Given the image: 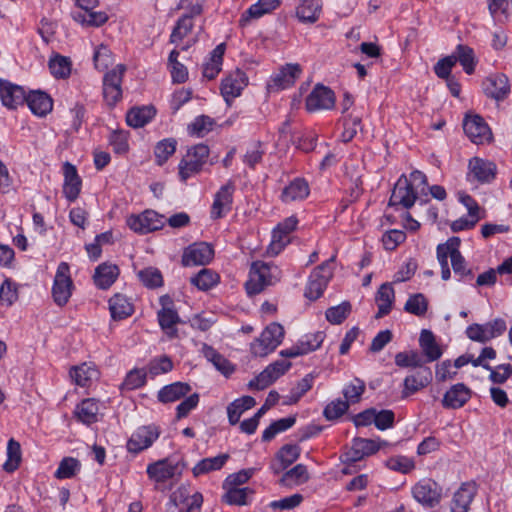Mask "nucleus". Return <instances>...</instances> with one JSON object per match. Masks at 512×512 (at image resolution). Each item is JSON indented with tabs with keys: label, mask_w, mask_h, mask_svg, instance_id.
Masks as SVG:
<instances>
[{
	"label": "nucleus",
	"mask_w": 512,
	"mask_h": 512,
	"mask_svg": "<svg viewBox=\"0 0 512 512\" xmlns=\"http://www.w3.org/2000/svg\"><path fill=\"white\" fill-rule=\"evenodd\" d=\"M137 275L142 284L148 288H158L163 284L162 274L157 268H145L140 270Z\"/></svg>",
	"instance_id": "nucleus-62"
},
{
	"label": "nucleus",
	"mask_w": 512,
	"mask_h": 512,
	"mask_svg": "<svg viewBox=\"0 0 512 512\" xmlns=\"http://www.w3.org/2000/svg\"><path fill=\"white\" fill-rule=\"evenodd\" d=\"M202 353L204 357L223 375L229 376L234 372V366L212 346L203 344Z\"/></svg>",
	"instance_id": "nucleus-44"
},
{
	"label": "nucleus",
	"mask_w": 512,
	"mask_h": 512,
	"mask_svg": "<svg viewBox=\"0 0 512 512\" xmlns=\"http://www.w3.org/2000/svg\"><path fill=\"white\" fill-rule=\"evenodd\" d=\"M335 258L336 256L333 255L329 260L323 262L312 271L306 286L305 297L310 300H316L323 294L333 276L331 264L335 261Z\"/></svg>",
	"instance_id": "nucleus-4"
},
{
	"label": "nucleus",
	"mask_w": 512,
	"mask_h": 512,
	"mask_svg": "<svg viewBox=\"0 0 512 512\" xmlns=\"http://www.w3.org/2000/svg\"><path fill=\"white\" fill-rule=\"evenodd\" d=\"M233 192L234 185L229 182L222 186L216 193L211 209V216L213 219L222 218L227 212L231 210Z\"/></svg>",
	"instance_id": "nucleus-27"
},
{
	"label": "nucleus",
	"mask_w": 512,
	"mask_h": 512,
	"mask_svg": "<svg viewBox=\"0 0 512 512\" xmlns=\"http://www.w3.org/2000/svg\"><path fill=\"white\" fill-rule=\"evenodd\" d=\"M179 51L174 49L170 52L168 58V67L170 69L172 81L174 83H184L188 79L187 68L178 61Z\"/></svg>",
	"instance_id": "nucleus-55"
},
{
	"label": "nucleus",
	"mask_w": 512,
	"mask_h": 512,
	"mask_svg": "<svg viewBox=\"0 0 512 512\" xmlns=\"http://www.w3.org/2000/svg\"><path fill=\"white\" fill-rule=\"evenodd\" d=\"M335 105L334 92L323 85H316L306 98L305 106L309 112L332 109Z\"/></svg>",
	"instance_id": "nucleus-18"
},
{
	"label": "nucleus",
	"mask_w": 512,
	"mask_h": 512,
	"mask_svg": "<svg viewBox=\"0 0 512 512\" xmlns=\"http://www.w3.org/2000/svg\"><path fill=\"white\" fill-rule=\"evenodd\" d=\"M219 279L220 277L215 271L203 268L191 278V283L199 290L207 291L213 288L219 282Z\"/></svg>",
	"instance_id": "nucleus-53"
},
{
	"label": "nucleus",
	"mask_w": 512,
	"mask_h": 512,
	"mask_svg": "<svg viewBox=\"0 0 512 512\" xmlns=\"http://www.w3.org/2000/svg\"><path fill=\"white\" fill-rule=\"evenodd\" d=\"M295 422H296L295 416H289V417L274 421L272 424H270L269 427H267L264 430L263 435H262L263 441H270L278 433L286 431L287 429L291 428L295 424Z\"/></svg>",
	"instance_id": "nucleus-59"
},
{
	"label": "nucleus",
	"mask_w": 512,
	"mask_h": 512,
	"mask_svg": "<svg viewBox=\"0 0 512 512\" xmlns=\"http://www.w3.org/2000/svg\"><path fill=\"white\" fill-rule=\"evenodd\" d=\"M22 461L21 446L18 441L11 438L7 443V460L3 464L4 471L12 473L18 469Z\"/></svg>",
	"instance_id": "nucleus-52"
},
{
	"label": "nucleus",
	"mask_w": 512,
	"mask_h": 512,
	"mask_svg": "<svg viewBox=\"0 0 512 512\" xmlns=\"http://www.w3.org/2000/svg\"><path fill=\"white\" fill-rule=\"evenodd\" d=\"M248 78L246 74L237 69L230 73L221 83V94L225 101L229 103L241 94L244 87L247 86Z\"/></svg>",
	"instance_id": "nucleus-21"
},
{
	"label": "nucleus",
	"mask_w": 512,
	"mask_h": 512,
	"mask_svg": "<svg viewBox=\"0 0 512 512\" xmlns=\"http://www.w3.org/2000/svg\"><path fill=\"white\" fill-rule=\"evenodd\" d=\"M126 70L123 64L106 73L103 79V96L109 106H114L122 97L121 83Z\"/></svg>",
	"instance_id": "nucleus-9"
},
{
	"label": "nucleus",
	"mask_w": 512,
	"mask_h": 512,
	"mask_svg": "<svg viewBox=\"0 0 512 512\" xmlns=\"http://www.w3.org/2000/svg\"><path fill=\"white\" fill-rule=\"evenodd\" d=\"M463 129L468 138L475 144H483L492 139L490 128L479 115H467L463 121Z\"/></svg>",
	"instance_id": "nucleus-13"
},
{
	"label": "nucleus",
	"mask_w": 512,
	"mask_h": 512,
	"mask_svg": "<svg viewBox=\"0 0 512 512\" xmlns=\"http://www.w3.org/2000/svg\"><path fill=\"white\" fill-rule=\"evenodd\" d=\"M176 470L177 465L170 463L167 459H163L149 464L147 474L156 482H165L174 477Z\"/></svg>",
	"instance_id": "nucleus-40"
},
{
	"label": "nucleus",
	"mask_w": 512,
	"mask_h": 512,
	"mask_svg": "<svg viewBox=\"0 0 512 512\" xmlns=\"http://www.w3.org/2000/svg\"><path fill=\"white\" fill-rule=\"evenodd\" d=\"M484 93L497 101L504 100L510 93L508 77L504 74H493L483 82Z\"/></svg>",
	"instance_id": "nucleus-22"
},
{
	"label": "nucleus",
	"mask_w": 512,
	"mask_h": 512,
	"mask_svg": "<svg viewBox=\"0 0 512 512\" xmlns=\"http://www.w3.org/2000/svg\"><path fill=\"white\" fill-rule=\"evenodd\" d=\"M419 346L427 362L438 360L443 352L430 330L423 329L420 333Z\"/></svg>",
	"instance_id": "nucleus-36"
},
{
	"label": "nucleus",
	"mask_w": 512,
	"mask_h": 512,
	"mask_svg": "<svg viewBox=\"0 0 512 512\" xmlns=\"http://www.w3.org/2000/svg\"><path fill=\"white\" fill-rule=\"evenodd\" d=\"M428 309V301L426 297L417 293L411 295L405 303L404 310L410 314L416 316H423L427 312Z\"/></svg>",
	"instance_id": "nucleus-61"
},
{
	"label": "nucleus",
	"mask_w": 512,
	"mask_h": 512,
	"mask_svg": "<svg viewBox=\"0 0 512 512\" xmlns=\"http://www.w3.org/2000/svg\"><path fill=\"white\" fill-rule=\"evenodd\" d=\"M209 156L207 145L198 144L189 149L186 155L179 163V176L182 181H186L191 176L198 174Z\"/></svg>",
	"instance_id": "nucleus-5"
},
{
	"label": "nucleus",
	"mask_w": 512,
	"mask_h": 512,
	"mask_svg": "<svg viewBox=\"0 0 512 512\" xmlns=\"http://www.w3.org/2000/svg\"><path fill=\"white\" fill-rule=\"evenodd\" d=\"M126 223L134 232L147 234L162 228L164 217L153 210H145L141 214L129 216Z\"/></svg>",
	"instance_id": "nucleus-8"
},
{
	"label": "nucleus",
	"mask_w": 512,
	"mask_h": 512,
	"mask_svg": "<svg viewBox=\"0 0 512 512\" xmlns=\"http://www.w3.org/2000/svg\"><path fill=\"white\" fill-rule=\"evenodd\" d=\"M309 480L307 468L303 464H298L289 471L285 472L279 483L282 486L292 488L306 483Z\"/></svg>",
	"instance_id": "nucleus-46"
},
{
	"label": "nucleus",
	"mask_w": 512,
	"mask_h": 512,
	"mask_svg": "<svg viewBox=\"0 0 512 512\" xmlns=\"http://www.w3.org/2000/svg\"><path fill=\"white\" fill-rule=\"evenodd\" d=\"M213 248L205 243H194L184 250L182 264L184 266L206 265L213 259Z\"/></svg>",
	"instance_id": "nucleus-19"
},
{
	"label": "nucleus",
	"mask_w": 512,
	"mask_h": 512,
	"mask_svg": "<svg viewBox=\"0 0 512 512\" xmlns=\"http://www.w3.org/2000/svg\"><path fill=\"white\" fill-rule=\"evenodd\" d=\"M291 367L287 360H277L268 365L261 373L248 383L250 389L263 390L284 375Z\"/></svg>",
	"instance_id": "nucleus-7"
},
{
	"label": "nucleus",
	"mask_w": 512,
	"mask_h": 512,
	"mask_svg": "<svg viewBox=\"0 0 512 512\" xmlns=\"http://www.w3.org/2000/svg\"><path fill=\"white\" fill-rule=\"evenodd\" d=\"M76 4L84 10L73 14L76 22L87 26H101L107 22L108 16L105 12H94L93 9L98 6V0H75Z\"/></svg>",
	"instance_id": "nucleus-16"
},
{
	"label": "nucleus",
	"mask_w": 512,
	"mask_h": 512,
	"mask_svg": "<svg viewBox=\"0 0 512 512\" xmlns=\"http://www.w3.org/2000/svg\"><path fill=\"white\" fill-rule=\"evenodd\" d=\"M412 493L417 502L428 508L438 505L441 500V488L432 480L419 482Z\"/></svg>",
	"instance_id": "nucleus-17"
},
{
	"label": "nucleus",
	"mask_w": 512,
	"mask_h": 512,
	"mask_svg": "<svg viewBox=\"0 0 512 512\" xmlns=\"http://www.w3.org/2000/svg\"><path fill=\"white\" fill-rule=\"evenodd\" d=\"M470 173L479 182H490L495 177L496 166L490 161L481 158H473L469 161Z\"/></svg>",
	"instance_id": "nucleus-37"
},
{
	"label": "nucleus",
	"mask_w": 512,
	"mask_h": 512,
	"mask_svg": "<svg viewBox=\"0 0 512 512\" xmlns=\"http://www.w3.org/2000/svg\"><path fill=\"white\" fill-rule=\"evenodd\" d=\"M324 338L325 335L321 331L305 335L302 339H300L296 344H294L290 348L281 350L280 355L285 358H295L298 356L308 354L312 351L317 350L323 343Z\"/></svg>",
	"instance_id": "nucleus-15"
},
{
	"label": "nucleus",
	"mask_w": 512,
	"mask_h": 512,
	"mask_svg": "<svg viewBox=\"0 0 512 512\" xmlns=\"http://www.w3.org/2000/svg\"><path fill=\"white\" fill-rule=\"evenodd\" d=\"M451 56L455 57L456 63L459 62L467 74H472L474 72L476 59L471 47L459 44L456 46V49Z\"/></svg>",
	"instance_id": "nucleus-50"
},
{
	"label": "nucleus",
	"mask_w": 512,
	"mask_h": 512,
	"mask_svg": "<svg viewBox=\"0 0 512 512\" xmlns=\"http://www.w3.org/2000/svg\"><path fill=\"white\" fill-rule=\"evenodd\" d=\"M214 120L206 115H201L188 126L189 133L197 137H204L213 128Z\"/></svg>",
	"instance_id": "nucleus-63"
},
{
	"label": "nucleus",
	"mask_w": 512,
	"mask_h": 512,
	"mask_svg": "<svg viewBox=\"0 0 512 512\" xmlns=\"http://www.w3.org/2000/svg\"><path fill=\"white\" fill-rule=\"evenodd\" d=\"M432 381V372L429 367H424L417 370L415 373L408 375L404 379V389L402 391L403 397H408L430 384Z\"/></svg>",
	"instance_id": "nucleus-26"
},
{
	"label": "nucleus",
	"mask_w": 512,
	"mask_h": 512,
	"mask_svg": "<svg viewBox=\"0 0 512 512\" xmlns=\"http://www.w3.org/2000/svg\"><path fill=\"white\" fill-rule=\"evenodd\" d=\"M227 492L222 496V501L229 505H246L248 498L253 494V490L244 487H225Z\"/></svg>",
	"instance_id": "nucleus-54"
},
{
	"label": "nucleus",
	"mask_w": 512,
	"mask_h": 512,
	"mask_svg": "<svg viewBox=\"0 0 512 512\" xmlns=\"http://www.w3.org/2000/svg\"><path fill=\"white\" fill-rule=\"evenodd\" d=\"M109 309L114 319H123L130 316L133 312L132 304L121 294H116L110 298Z\"/></svg>",
	"instance_id": "nucleus-51"
},
{
	"label": "nucleus",
	"mask_w": 512,
	"mask_h": 512,
	"mask_svg": "<svg viewBox=\"0 0 512 512\" xmlns=\"http://www.w3.org/2000/svg\"><path fill=\"white\" fill-rule=\"evenodd\" d=\"M477 485L475 482H465L454 493L451 502V512H468L469 506L476 495Z\"/></svg>",
	"instance_id": "nucleus-25"
},
{
	"label": "nucleus",
	"mask_w": 512,
	"mask_h": 512,
	"mask_svg": "<svg viewBox=\"0 0 512 512\" xmlns=\"http://www.w3.org/2000/svg\"><path fill=\"white\" fill-rule=\"evenodd\" d=\"M280 0H258L257 3L251 5L249 9L242 15L240 25H247L252 19H258L265 14L271 13L280 6Z\"/></svg>",
	"instance_id": "nucleus-35"
},
{
	"label": "nucleus",
	"mask_w": 512,
	"mask_h": 512,
	"mask_svg": "<svg viewBox=\"0 0 512 512\" xmlns=\"http://www.w3.org/2000/svg\"><path fill=\"white\" fill-rule=\"evenodd\" d=\"M72 289L73 281L69 265L66 262H61L57 267L52 287L54 302L60 307L66 305L72 295Z\"/></svg>",
	"instance_id": "nucleus-6"
},
{
	"label": "nucleus",
	"mask_w": 512,
	"mask_h": 512,
	"mask_svg": "<svg viewBox=\"0 0 512 512\" xmlns=\"http://www.w3.org/2000/svg\"><path fill=\"white\" fill-rule=\"evenodd\" d=\"M395 300V291L390 283H384L376 293L375 301L378 306L376 318H382L390 313Z\"/></svg>",
	"instance_id": "nucleus-39"
},
{
	"label": "nucleus",
	"mask_w": 512,
	"mask_h": 512,
	"mask_svg": "<svg viewBox=\"0 0 512 512\" xmlns=\"http://www.w3.org/2000/svg\"><path fill=\"white\" fill-rule=\"evenodd\" d=\"M49 69L56 78H66L71 73V61L67 57L55 55L49 61Z\"/></svg>",
	"instance_id": "nucleus-60"
},
{
	"label": "nucleus",
	"mask_w": 512,
	"mask_h": 512,
	"mask_svg": "<svg viewBox=\"0 0 512 512\" xmlns=\"http://www.w3.org/2000/svg\"><path fill=\"white\" fill-rule=\"evenodd\" d=\"M155 113L152 106L132 108L126 115V122L134 128L143 127L155 116Z\"/></svg>",
	"instance_id": "nucleus-45"
},
{
	"label": "nucleus",
	"mask_w": 512,
	"mask_h": 512,
	"mask_svg": "<svg viewBox=\"0 0 512 512\" xmlns=\"http://www.w3.org/2000/svg\"><path fill=\"white\" fill-rule=\"evenodd\" d=\"M417 195L418 192L410 184L408 178L405 175H401L394 185L389 205H400L405 209H409L414 205Z\"/></svg>",
	"instance_id": "nucleus-12"
},
{
	"label": "nucleus",
	"mask_w": 512,
	"mask_h": 512,
	"mask_svg": "<svg viewBox=\"0 0 512 512\" xmlns=\"http://www.w3.org/2000/svg\"><path fill=\"white\" fill-rule=\"evenodd\" d=\"M506 330V323L503 319L497 318L486 324H472L466 334L469 339L477 342H487L497 336L502 335Z\"/></svg>",
	"instance_id": "nucleus-10"
},
{
	"label": "nucleus",
	"mask_w": 512,
	"mask_h": 512,
	"mask_svg": "<svg viewBox=\"0 0 512 512\" xmlns=\"http://www.w3.org/2000/svg\"><path fill=\"white\" fill-rule=\"evenodd\" d=\"M64 185L63 193L70 202L75 201L81 191L82 181L77 173L76 167L69 162L63 165Z\"/></svg>",
	"instance_id": "nucleus-28"
},
{
	"label": "nucleus",
	"mask_w": 512,
	"mask_h": 512,
	"mask_svg": "<svg viewBox=\"0 0 512 512\" xmlns=\"http://www.w3.org/2000/svg\"><path fill=\"white\" fill-rule=\"evenodd\" d=\"M322 11V0H299L296 16L302 23L313 24L318 21Z\"/></svg>",
	"instance_id": "nucleus-34"
},
{
	"label": "nucleus",
	"mask_w": 512,
	"mask_h": 512,
	"mask_svg": "<svg viewBox=\"0 0 512 512\" xmlns=\"http://www.w3.org/2000/svg\"><path fill=\"white\" fill-rule=\"evenodd\" d=\"M471 397V391L463 383L453 385L443 396L442 405L449 409L461 408Z\"/></svg>",
	"instance_id": "nucleus-31"
},
{
	"label": "nucleus",
	"mask_w": 512,
	"mask_h": 512,
	"mask_svg": "<svg viewBox=\"0 0 512 512\" xmlns=\"http://www.w3.org/2000/svg\"><path fill=\"white\" fill-rule=\"evenodd\" d=\"M297 223V218L291 216L277 225L273 230L272 241L267 249L270 256L278 255L290 242V233L296 228Z\"/></svg>",
	"instance_id": "nucleus-11"
},
{
	"label": "nucleus",
	"mask_w": 512,
	"mask_h": 512,
	"mask_svg": "<svg viewBox=\"0 0 512 512\" xmlns=\"http://www.w3.org/2000/svg\"><path fill=\"white\" fill-rule=\"evenodd\" d=\"M228 459L227 454L218 455L212 458H205L198 462L193 468L194 476L208 473L210 471L219 470L226 463Z\"/></svg>",
	"instance_id": "nucleus-56"
},
{
	"label": "nucleus",
	"mask_w": 512,
	"mask_h": 512,
	"mask_svg": "<svg viewBox=\"0 0 512 512\" xmlns=\"http://www.w3.org/2000/svg\"><path fill=\"white\" fill-rule=\"evenodd\" d=\"M27 106L37 116H45L52 111V98L42 91H31L25 99Z\"/></svg>",
	"instance_id": "nucleus-33"
},
{
	"label": "nucleus",
	"mask_w": 512,
	"mask_h": 512,
	"mask_svg": "<svg viewBox=\"0 0 512 512\" xmlns=\"http://www.w3.org/2000/svg\"><path fill=\"white\" fill-rule=\"evenodd\" d=\"M118 275L119 268L117 265L102 263L95 269L94 282L97 287L107 289L116 281Z\"/></svg>",
	"instance_id": "nucleus-41"
},
{
	"label": "nucleus",
	"mask_w": 512,
	"mask_h": 512,
	"mask_svg": "<svg viewBox=\"0 0 512 512\" xmlns=\"http://www.w3.org/2000/svg\"><path fill=\"white\" fill-rule=\"evenodd\" d=\"M285 331L282 325L270 323L254 342L251 343V353L256 357H265L273 352L283 341Z\"/></svg>",
	"instance_id": "nucleus-3"
},
{
	"label": "nucleus",
	"mask_w": 512,
	"mask_h": 512,
	"mask_svg": "<svg viewBox=\"0 0 512 512\" xmlns=\"http://www.w3.org/2000/svg\"><path fill=\"white\" fill-rule=\"evenodd\" d=\"M160 430L155 425H146L139 427L127 442L129 452L139 453L149 448L159 437Z\"/></svg>",
	"instance_id": "nucleus-14"
},
{
	"label": "nucleus",
	"mask_w": 512,
	"mask_h": 512,
	"mask_svg": "<svg viewBox=\"0 0 512 512\" xmlns=\"http://www.w3.org/2000/svg\"><path fill=\"white\" fill-rule=\"evenodd\" d=\"M451 238H449L445 243H441L437 246V260L441 267V278L444 281H447L451 278V271L448 264V258L451 259Z\"/></svg>",
	"instance_id": "nucleus-57"
},
{
	"label": "nucleus",
	"mask_w": 512,
	"mask_h": 512,
	"mask_svg": "<svg viewBox=\"0 0 512 512\" xmlns=\"http://www.w3.org/2000/svg\"><path fill=\"white\" fill-rule=\"evenodd\" d=\"M225 45L219 44L211 53L210 60L204 64L203 76L209 80L214 79L221 71Z\"/></svg>",
	"instance_id": "nucleus-48"
},
{
	"label": "nucleus",
	"mask_w": 512,
	"mask_h": 512,
	"mask_svg": "<svg viewBox=\"0 0 512 512\" xmlns=\"http://www.w3.org/2000/svg\"><path fill=\"white\" fill-rule=\"evenodd\" d=\"M281 278V271L275 265L265 262H253L249 272V279L245 283L248 295H256L267 286L277 283Z\"/></svg>",
	"instance_id": "nucleus-1"
},
{
	"label": "nucleus",
	"mask_w": 512,
	"mask_h": 512,
	"mask_svg": "<svg viewBox=\"0 0 512 512\" xmlns=\"http://www.w3.org/2000/svg\"><path fill=\"white\" fill-rule=\"evenodd\" d=\"M460 244L461 240L459 237H451V266L455 275L459 276L460 280H470L474 277V274L459 250Z\"/></svg>",
	"instance_id": "nucleus-29"
},
{
	"label": "nucleus",
	"mask_w": 512,
	"mask_h": 512,
	"mask_svg": "<svg viewBox=\"0 0 512 512\" xmlns=\"http://www.w3.org/2000/svg\"><path fill=\"white\" fill-rule=\"evenodd\" d=\"M365 383L359 378L353 379L344 389L343 395L349 404H355L360 401L365 391Z\"/></svg>",
	"instance_id": "nucleus-64"
},
{
	"label": "nucleus",
	"mask_w": 512,
	"mask_h": 512,
	"mask_svg": "<svg viewBox=\"0 0 512 512\" xmlns=\"http://www.w3.org/2000/svg\"><path fill=\"white\" fill-rule=\"evenodd\" d=\"M191 391V386L184 382H175L164 386L158 392V400L162 403H171L180 400Z\"/></svg>",
	"instance_id": "nucleus-42"
},
{
	"label": "nucleus",
	"mask_w": 512,
	"mask_h": 512,
	"mask_svg": "<svg viewBox=\"0 0 512 512\" xmlns=\"http://www.w3.org/2000/svg\"><path fill=\"white\" fill-rule=\"evenodd\" d=\"M99 407L94 399H84L76 406L75 415L84 424H92L97 421Z\"/></svg>",
	"instance_id": "nucleus-47"
},
{
	"label": "nucleus",
	"mask_w": 512,
	"mask_h": 512,
	"mask_svg": "<svg viewBox=\"0 0 512 512\" xmlns=\"http://www.w3.org/2000/svg\"><path fill=\"white\" fill-rule=\"evenodd\" d=\"M301 67L299 64H286L276 73L268 84L272 91H279L292 86L300 76Z\"/></svg>",
	"instance_id": "nucleus-23"
},
{
	"label": "nucleus",
	"mask_w": 512,
	"mask_h": 512,
	"mask_svg": "<svg viewBox=\"0 0 512 512\" xmlns=\"http://www.w3.org/2000/svg\"><path fill=\"white\" fill-rule=\"evenodd\" d=\"M256 401L251 396H243L236 399L227 407L228 419L231 425H235L239 422L242 413L252 407H254Z\"/></svg>",
	"instance_id": "nucleus-49"
},
{
	"label": "nucleus",
	"mask_w": 512,
	"mask_h": 512,
	"mask_svg": "<svg viewBox=\"0 0 512 512\" xmlns=\"http://www.w3.org/2000/svg\"><path fill=\"white\" fill-rule=\"evenodd\" d=\"M310 193L308 183L302 178H296L287 185L281 194L285 203L304 200Z\"/></svg>",
	"instance_id": "nucleus-38"
},
{
	"label": "nucleus",
	"mask_w": 512,
	"mask_h": 512,
	"mask_svg": "<svg viewBox=\"0 0 512 512\" xmlns=\"http://www.w3.org/2000/svg\"><path fill=\"white\" fill-rule=\"evenodd\" d=\"M300 455V448L297 445H284L277 453L275 460L271 463V470L279 474L294 463Z\"/></svg>",
	"instance_id": "nucleus-32"
},
{
	"label": "nucleus",
	"mask_w": 512,
	"mask_h": 512,
	"mask_svg": "<svg viewBox=\"0 0 512 512\" xmlns=\"http://www.w3.org/2000/svg\"><path fill=\"white\" fill-rule=\"evenodd\" d=\"M26 93L21 86L12 84L9 81L0 80V98L4 106L9 109H16L23 105Z\"/></svg>",
	"instance_id": "nucleus-24"
},
{
	"label": "nucleus",
	"mask_w": 512,
	"mask_h": 512,
	"mask_svg": "<svg viewBox=\"0 0 512 512\" xmlns=\"http://www.w3.org/2000/svg\"><path fill=\"white\" fill-rule=\"evenodd\" d=\"M380 449V443L372 439L355 438L351 449L346 453V459L350 462H357L366 456L376 453Z\"/></svg>",
	"instance_id": "nucleus-30"
},
{
	"label": "nucleus",
	"mask_w": 512,
	"mask_h": 512,
	"mask_svg": "<svg viewBox=\"0 0 512 512\" xmlns=\"http://www.w3.org/2000/svg\"><path fill=\"white\" fill-rule=\"evenodd\" d=\"M98 370L87 363H82L79 366H74L70 370V377L72 381L81 387L88 386L91 381L98 378Z\"/></svg>",
	"instance_id": "nucleus-43"
},
{
	"label": "nucleus",
	"mask_w": 512,
	"mask_h": 512,
	"mask_svg": "<svg viewBox=\"0 0 512 512\" xmlns=\"http://www.w3.org/2000/svg\"><path fill=\"white\" fill-rule=\"evenodd\" d=\"M160 303L162 309L158 311L159 325L170 338H174L177 336L175 325L180 321L179 315L170 307L172 300L168 295L162 296Z\"/></svg>",
	"instance_id": "nucleus-20"
},
{
	"label": "nucleus",
	"mask_w": 512,
	"mask_h": 512,
	"mask_svg": "<svg viewBox=\"0 0 512 512\" xmlns=\"http://www.w3.org/2000/svg\"><path fill=\"white\" fill-rule=\"evenodd\" d=\"M179 7L184 9L185 13L178 19L170 35V42L173 44L180 43L192 32L195 20L200 17L203 10L199 2L193 4L191 0H181Z\"/></svg>",
	"instance_id": "nucleus-2"
},
{
	"label": "nucleus",
	"mask_w": 512,
	"mask_h": 512,
	"mask_svg": "<svg viewBox=\"0 0 512 512\" xmlns=\"http://www.w3.org/2000/svg\"><path fill=\"white\" fill-rule=\"evenodd\" d=\"M395 364L399 367L424 368L425 361L417 351L399 352L395 355Z\"/></svg>",
	"instance_id": "nucleus-58"
}]
</instances>
